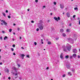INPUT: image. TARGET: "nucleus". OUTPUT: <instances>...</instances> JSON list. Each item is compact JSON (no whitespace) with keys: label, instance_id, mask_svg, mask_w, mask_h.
I'll return each instance as SVG.
<instances>
[{"label":"nucleus","instance_id":"obj_1","mask_svg":"<svg viewBox=\"0 0 80 80\" xmlns=\"http://www.w3.org/2000/svg\"><path fill=\"white\" fill-rule=\"evenodd\" d=\"M43 25L42 24H41L39 26V28L40 30H42L43 29Z\"/></svg>","mask_w":80,"mask_h":80},{"label":"nucleus","instance_id":"obj_2","mask_svg":"<svg viewBox=\"0 0 80 80\" xmlns=\"http://www.w3.org/2000/svg\"><path fill=\"white\" fill-rule=\"evenodd\" d=\"M60 8H62V9L64 8V4L63 3L62 4H60Z\"/></svg>","mask_w":80,"mask_h":80},{"label":"nucleus","instance_id":"obj_3","mask_svg":"<svg viewBox=\"0 0 80 80\" xmlns=\"http://www.w3.org/2000/svg\"><path fill=\"white\" fill-rule=\"evenodd\" d=\"M72 46H69V47H67V48L68 50H69V51H70V50H71V48H72Z\"/></svg>","mask_w":80,"mask_h":80},{"label":"nucleus","instance_id":"obj_4","mask_svg":"<svg viewBox=\"0 0 80 80\" xmlns=\"http://www.w3.org/2000/svg\"><path fill=\"white\" fill-rule=\"evenodd\" d=\"M73 52L75 53H77V50L76 49H73Z\"/></svg>","mask_w":80,"mask_h":80},{"label":"nucleus","instance_id":"obj_5","mask_svg":"<svg viewBox=\"0 0 80 80\" xmlns=\"http://www.w3.org/2000/svg\"><path fill=\"white\" fill-rule=\"evenodd\" d=\"M66 15L68 17H70V13L69 12H67L66 14Z\"/></svg>","mask_w":80,"mask_h":80},{"label":"nucleus","instance_id":"obj_6","mask_svg":"<svg viewBox=\"0 0 80 80\" xmlns=\"http://www.w3.org/2000/svg\"><path fill=\"white\" fill-rule=\"evenodd\" d=\"M60 57L61 59H63V53H61L60 55Z\"/></svg>","mask_w":80,"mask_h":80},{"label":"nucleus","instance_id":"obj_7","mask_svg":"<svg viewBox=\"0 0 80 80\" xmlns=\"http://www.w3.org/2000/svg\"><path fill=\"white\" fill-rule=\"evenodd\" d=\"M62 48H63V50L64 51H66L67 50H66V49H65V48H66V47H65V45H63L62 46Z\"/></svg>","mask_w":80,"mask_h":80},{"label":"nucleus","instance_id":"obj_8","mask_svg":"<svg viewBox=\"0 0 80 80\" xmlns=\"http://www.w3.org/2000/svg\"><path fill=\"white\" fill-rule=\"evenodd\" d=\"M72 57L73 58H76L77 57V54H73L72 55Z\"/></svg>","mask_w":80,"mask_h":80},{"label":"nucleus","instance_id":"obj_9","mask_svg":"<svg viewBox=\"0 0 80 80\" xmlns=\"http://www.w3.org/2000/svg\"><path fill=\"white\" fill-rule=\"evenodd\" d=\"M64 31V30H63V29H61L60 30V32H61V33H63V32Z\"/></svg>","mask_w":80,"mask_h":80},{"label":"nucleus","instance_id":"obj_10","mask_svg":"<svg viewBox=\"0 0 80 80\" xmlns=\"http://www.w3.org/2000/svg\"><path fill=\"white\" fill-rule=\"evenodd\" d=\"M54 20H56V21H57V22H58V19L56 17H54Z\"/></svg>","mask_w":80,"mask_h":80},{"label":"nucleus","instance_id":"obj_11","mask_svg":"<svg viewBox=\"0 0 80 80\" xmlns=\"http://www.w3.org/2000/svg\"><path fill=\"white\" fill-rule=\"evenodd\" d=\"M20 57H24V56H25V55H24V54H21L20 55Z\"/></svg>","mask_w":80,"mask_h":80},{"label":"nucleus","instance_id":"obj_12","mask_svg":"<svg viewBox=\"0 0 80 80\" xmlns=\"http://www.w3.org/2000/svg\"><path fill=\"white\" fill-rule=\"evenodd\" d=\"M3 23L4 24V25H5L7 26V22H5V21H4L3 22Z\"/></svg>","mask_w":80,"mask_h":80},{"label":"nucleus","instance_id":"obj_13","mask_svg":"<svg viewBox=\"0 0 80 80\" xmlns=\"http://www.w3.org/2000/svg\"><path fill=\"white\" fill-rule=\"evenodd\" d=\"M7 38H8V37L7 36H5L4 38V40H6V39H7Z\"/></svg>","mask_w":80,"mask_h":80},{"label":"nucleus","instance_id":"obj_14","mask_svg":"<svg viewBox=\"0 0 80 80\" xmlns=\"http://www.w3.org/2000/svg\"><path fill=\"white\" fill-rule=\"evenodd\" d=\"M68 57H69V56H68V55H67V56H65V58L66 59H68Z\"/></svg>","mask_w":80,"mask_h":80},{"label":"nucleus","instance_id":"obj_15","mask_svg":"<svg viewBox=\"0 0 80 80\" xmlns=\"http://www.w3.org/2000/svg\"><path fill=\"white\" fill-rule=\"evenodd\" d=\"M2 14L3 15L4 17H5V16H6V14L5 13H4V12H2Z\"/></svg>","mask_w":80,"mask_h":80},{"label":"nucleus","instance_id":"obj_16","mask_svg":"<svg viewBox=\"0 0 80 80\" xmlns=\"http://www.w3.org/2000/svg\"><path fill=\"white\" fill-rule=\"evenodd\" d=\"M67 67L68 68H70V67L69 65H67Z\"/></svg>","mask_w":80,"mask_h":80},{"label":"nucleus","instance_id":"obj_17","mask_svg":"<svg viewBox=\"0 0 80 80\" xmlns=\"http://www.w3.org/2000/svg\"><path fill=\"white\" fill-rule=\"evenodd\" d=\"M62 36H63V37H65V36H66V34L64 33H63L62 34Z\"/></svg>","mask_w":80,"mask_h":80},{"label":"nucleus","instance_id":"obj_18","mask_svg":"<svg viewBox=\"0 0 80 80\" xmlns=\"http://www.w3.org/2000/svg\"><path fill=\"white\" fill-rule=\"evenodd\" d=\"M68 75H69L71 76L72 75V74L71 73V72H69L68 73Z\"/></svg>","mask_w":80,"mask_h":80},{"label":"nucleus","instance_id":"obj_19","mask_svg":"<svg viewBox=\"0 0 80 80\" xmlns=\"http://www.w3.org/2000/svg\"><path fill=\"white\" fill-rule=\"evenodd\" d=\"M48 45H50V44H51V42H50V41H48Z\"/></svg>","mask_w":80,"mask_h":80},{"label":"nucleus","instance_id":"obj_20","mask_svg":"<svg viewBox=\"0 0 80 80\" xmlns=\"http://www.w3.org/2000/svg\"><path fill=\"white\" fill-rule=\"evenodd\" d=\"M74 10H78V8H75Z\"/></svg>","mask_w":80,"mask_h":80},{"label":"nucleus","instance_id":"obj_21","mask_svg":"<svg viewBox=\"0 0 80 80\" xmlns=\"http://www.w3.org/2000/svg\"><path fill=\"white\" fill-rule=\"evenodd\" d=\"M12 29H10L9 30V32H12Z\"/></svg>","mask_w":80,"mask_h":80},{"label":"nucleus","instance_id":"obj_22","mask_svg":"<svg viewBox=\"0 0 80 80\" xmlns=\"http://www.w3.org/2000/svg\"><path fill=\"white\" fill-rule=\"evenodd\" d=\"M6 72H8V69H7L6 70Z\"/></svg>","mask_w":80,"mask_h":80},{"label":"nucleus","instance_id":"obj_23","mask_svg":"<svg viewBox=\"0 0 80 80\" xmlns=\"http://www.w3.org/2000/svg\"><path fill=\"white\" fill-rule=\"evenodd\" d=\"M44 8H45V6H44L42 7V9H44Z\"/></svg>","mask_w":80,"mask_h":80},{"label":"nucleus","instance_id":"obj_24","mask_svg":"<svg viewBox=\"0 0 80 80\" xmlns=\"http://www.w3.org/2000/svg\"><path fill=\"white\" fill-rule=\"evenodd\" d=\"M58 20H60V17H58Z\"/></svg>","mask_w":80,"mask_h":80},{"label":"nucleus","instance_id":"obj_25","mask_svg":"<svg viewBox=\"0 0 80 80\" xmlns=\"http://www.w3.org/2000/svg\"><path fill=\"white\" fill-rule=\"evenodd\" d=\"M38 56H39L40 57V53H38Z\"/></svg>","mask_w":80,"mask_h":80},{"label":"nucleus","instance_id":"obj_26","mask_svg":"<svg viewBox=\"0 0 80 80\" xmlns=\"http://www.w3.org/2000/svg\"><path fill=\"white\" fill-rule=\"evenodd\" d=\"M53 3L54 5H57V2H54Z\"/></svg>","mask_w":80,"mask_h":80},{"label":"nucleus","instance_id":"obj_27","mask_svg":"<svg viewBox=\"0 0 80 80\" xmlns=\"http://www.w3.org/2000/svg\"><path fill=\"white\" fill-rule=\"evenodd\" d=\"M40 23H43V21L42 20L40 21Z\"/></svg>","mask_w":80,"mask_h":80},{"label":"nucleus","instance_id":"obj_28","mask_svg":"<svg viewBox=\"0 0 80 80\" xmlns=\"http://www.w3.org/2000/svg\"><path fill=\"white\" fill-rule=\"evenodd\" d=\"M11 50H12V52H13V50H14V49L13 48H11Z\"/></svg>","mask_w":80,"mask_h":80},{"label":"nucleus","instance_id":"obj_29","mask_svg":"<svg viewBox=\"0 0 80 80\" xmlns=\"http://www.w3.org/2000/svg\"><path fill=\"white\" fill-rule=\"evenodd\" d=\"M76 17V15H74L73 16V18H74L75 17Z\"/></svg>","mask_w":80,"mask_h":80},{"label":"nucleus","instance_id":"obj_30","mask_svg":"<svg viewBox=\"0 0 80 80\" xmlns=\"http://www.w3.org/2000/svg\"><path fill=\"white\" fill-rule=\"evenodd\" d=\"M17 29L18 30V31H19V30H20V28H18Z\"/></svg>","mask_w":80,"mask_h":80},{"label":"nucleus","instance_id":"obj_31","mask_svg":"<svg viewBox=\"0 0 80 80\" xmlns=\"http://www.w3.org/2000/svg\"><path fill=\"white\" fill-rule=\"evenodd\" d=\"M78 58L79 59L80 58V56L79 55L78 56Z\"/></svg>","mask_w":80,"mask_h":80},{"label":"nucleus","instance_id":"obj_32","mask_svg":"<svg viewBox=\"0 0 80 80\" xmlns=\"http://www.w3.org/2000/svg\"><path fill=\"white\" fill-rule=\"evenodd\" d=\"M73 58V56H70V58Z\"/></svg>","mask_w":80,"mask_h":80},{"label":"nucleus","instance_id":"obj_33","mask_svg":"<svg viewBox=\"0 0 80 80\" xmlns=\"http://www.w3.org/2000/svg\"><path fill=\"white\" fill-rule=\"evenodd\" d=\"M63 77H65V74H64L62 75Z\"/></svg>","mask_w":80,"mask_h":80},{"label":"nucleus","instance_id":"obj_34","mask_svg":"<svg viewBox=\"0 0 80 80\" xmlns=\"http://www.w3.org/2000/svg\"><path fill=\"white\" fill-rule=\"evenodd\" d=\"M67 32H69V29H67Z\"/></svg>","mask_w":80,"mask_h":80},{"label":"nucleus","instance_id":"obj_35","mask_svg":"<svg viewBox=\"0 0 80 80\" xmlns=\"http://www.w3.org/2000/svg\"><path fill=\"white\" fill-rule=\"evenodd\" d=\"M8 18H11V17H10V16H8Z\"/></svg>","mask_w":80,"mask_h":80},{"label":"nucleus","instance_id":"obj_36","mask_svg":"<svg viewBox=\"0 0 80 80\" xmlns=\"http://www.w3.org/2000/svg\"><path fill=\"white\" fill-rule=\"evenodd\" d=\"M27 57L28 58H29V55H27Z\"/></svg>","mask_w":80,"mask_h":80},{"label":"nucleus","instance_id":"obj_37","mask_svg":"<svg viewBox=\"0 0 80 80\" xmlns=\"http://www.w3.org/2000/svg\"><path fill=\"white\" fill-rule=\"evenodd\" d=\"M12 47H15V44H13V45H12Z\"/></svg>","mask_w":80,"mask_h":80},{"label":"nucleus","instance_id":"obj_38","mask_svg":"<svg viewBox=\"0 0 80 80\" xmlns=\"http://www.w3.org/2000/svg\"><path fill=\"white\" fill-rule=\"evenodd\" d=\"M6 13H8V10H6Z\"/></svg>","mask_w":80,"mask_h":80},{"label":"nucleus","instance_id":"obj_39","mask_svg":"<svg viewBox=\"0 0 80 80\" xmlns=\"http://www.w3.org/2000/svg\"><path fill=\"white\" fill-rule=\"evenodd\" d=\"M67 46H71V45H69V44L68 43H67Z\"/></svg>","mask_w":80,"mask_h":80},{"label":"nucleus","instance_id":"obj_40","mask_svg":"<svg viewBox=\"0 0 80 80\" xmlns=\"http://www.w3.org/2000/svg\"><path fill=\"white\" fill-rule=\"evenodd\" d=\"M72 72H74L75 70L73 69H72Z\"/></svg>","mask_w":80,"mask_h":80},{"label":"nucleus","instance_id":"obj_41","mask_svg":"<svg viewBox=\"0 0 80 80\" xmlns=\"http://www.w3.org/2000/svg\"><path fill=\"white\" fill-rule=\"evenodd\" d=\"M35 2L37 3V2H38V0H35Z\"/></svg>","mask_w":80,"mask_h":80},{"label":"nucleus","instance_id":"obj_42","mask_svg":"<svg viewBox=\"0 0 80 80\" xmlns=\"http://www.w3.org/2000/svg\"><path fill=\"white\" fill-rule=\"evenodd\" d=\"M2 33H5V31H2Z\"/></svg>","mask_w":80,"mask_h":80},{"label":"nucleus","instance_id":"obj_43","mask_svg":"<svg viewBox=\"0 0 80 80\" xmlns=\"http://www.w3.org/2000/svg\"><path fill=\"white\" fill-rule=\"evenodd\" d=\"M38 30H39V29H38V28H37V32H38Z\"/></svg>","mask_w":80,"mask_h":80},{"label":"nucleus","instance_id":"obj_44","mask_svg":"<svg viewBox=\"0 0 80 80\" xmlns=\"http://www.w3.org/2000/svg\"><path fill=\"white\" fill-rule=\"evenodd\" d=\"M11 78H10V77H9L8 78V79H9V80H10Z\"/></svg>","mask_w":80,"mask_h":80},{"label":"nucleus","instance_id":"obj_45","mask_svg":"<svg viewBox=\"0 0 80 80\" xmlns=\"http://www.w3.org/2000/svg\"><path fill=\"white\" fill-rule=\"evenodd\" d=\"M34 44H35V45H37V42H35L34 43Z\"/></svg>","mask_w":80,"mask_h":80},{"label":"nucleus","instance_id":"obj_46","mask_svg":"<svg viewBox=\"0 0 80 80\" xmlns=\"http://www.w3.org/2000/svg\"><path fill=\"white\" fill-rule=\"evenodd\" d=\"M13 55H15L16 54H15V52L13 53Z\"/></svg>","mask_w":80,"mask_h":80},{"label":"nucleus","instance_id":"obj_47","mask_svg":"<svg viewBox=\"0 0 80 80\" xmlns=\"http://www.w3.org/2000/svg\"><path fill=\"white\" fill-rule=\"evenodd\" d=\"M18 67H20V64H18Z\"/></svg>","mask_w":80,"mask_h":80},{"label":"nucleus","instance_id":"obj_48","mask_svg":"<svg viewBox=\"0 0 80 80\" xmlns=\"http://www.w3.org/2000/svg\"><path fill=\"white\" fill-rule=\"evenodd\" d=\"M31 22L32 23H34V21H32Z\"/></svg>","mask_w":80,"mask_h":80},{"label":"nucleus","instance_id":"obj_49","mask_svg":"<svg viewBox=\"0 0 80 80\" xmlns=\"http://www.w3.org/2000/svg\"><path fill=\"white\" fill-rule=\"evenodd\" d=\"M1 40H2V37H1L0 38Z\"/></svg>","mask_w":80,"mask_h":80},{"label":"nucleus","instance_id":"obj_50","mask_svg":"<svg viewBox=\"0 0 80 80\" xmlns=\"http://www.w3.org/2000/svg\"><path fill=\"white\" fill-rule=\"evenodd\" d=\"M3 21H3V20H1V22H3Z\"/></svg>","mask_w":80,"mask_h":80},{"label":"nucleus","instance_id":"obj_51","mask_svg":"<svg viewBox=\"0 0 80 80\" xmlns=\"http://www.w3.org/2000/svg\"><path fill=\"white\" fill-rule=\"evenodd\" d=\"M48 68H49L48 67L47 68L46 70H48Z\"/></svg>","mask_w":80,"mask_h":80},{"label":"nucleus","instance_id":"obj_52","mask_svg":"<svg viewBox=\"0 0 80 80\" xmlns=\"http://www.w3.org/2000/svg\"><path fill=\"white\" fill-rule=\"evenodd\" d=\"M71 25H72V24H70L69 25V26H71Z\"/></svg>","mask_w":80,"mask_h":80},{"label":"nucleus","instance_id":"obj_53","mask_svg":"<svg viewBox=\"0 0 80 80\" xmlns=\"http://www.w3.org/2000/svg\"><path fill=\"white\" fill-rule=\"evenodd\" d=\"M0 65H2V62H0Z\"/></svg>","mask_w":80,"mask_h":80},{"label":"nucleus","instance_id":"obj_54","mask_svg":"<svg viewBox=\"0 0 80 80\" xmlns=\"http://www.w3.org/2000/svg\"><path fill=\"white\" fill-rule=\"evenodd\" d=\"M21 48H22V49H24V48H23V47H22Z\"/></svg>","mask_w":80,"mask_h":80},{"label":"nucleus","instance_id":"obj_55","mask_svg":"<svg viewBox=\"0 0 80 80\" xmlns=\"http://www.w3.org/2000/svg\"><path fill=\"white\" fill-rule=\"evenodd\" d=\"M79 25H80V20L79 21Z\"/></svg>","mask_w":80,"mask_h":80},{"label":"nucleus","instance_id":"obj_56","mask_svg":"<svg viewBox=\"0 0 80 80\" xmlns=\"http://www.w3.org/2000/svg\"><path fill=\"white\" fill-rule=\"evenodd\" d=\"M15 75L17 76V73L15 74Z\"/></svg>","mask_w":80,"mask_h":80},{"label":"nucleus","instance_id":"obj_57","mask_svg":"<svg viewBox=\"0 0 80 80\" xmlns=\"http://www.w3.org/2000/svg\"><path fill=\"white\" fill-rule=\"evenodd\" d=\"M1 24L2 25H3V24L2 23H1Z\"/></svg>","mask_w":80,"mask_h":80},{"label":"nucleus","instance_id":"obj_58","mask_svg":"<svg viewBox=\"0 0 80 80\" xmlns=\"http://www.w3.org/2000/svg\"><path fill=\"white\" fill-rule=\"evenodd\" d=\"M12 40H13V41H14V40H15V39H14V38H13V39H12Z\"/></svg>","mask_w":80,"mask_h":80},{"label":"nucleus","instance_id":"obj_59","mask_svg":"<svg viewBox=\"0 0 80 80\" xmlns=\"http://www.w3.org/2000/svg\"><path fill=\"white\" fill-rule=\"evenodd\" d=\"M13 34L14 35H15V33L13 32Z\"/></svg>","mask_w":80,"mask_h":80},{"label":"nucleus","instance_id":"obj_60","mask_svg":"<svg viewBox=\"0 0 80 80\" xmlns=\"http://www.w3.org/2000/svg\"><path fill=\"white\" fill-rule=\"evenodd\" d=\"M14 26H15V25H16V24H13Z\"/></svg>","mask_w":80,"mask_h":80},{"label":"nucleus","instance_id":"obj_61","mask_svg":"<svg viewBox=\"0 0 80 80\" xmlns=\"http://www.w3.org/2000/svg\"><path fill=\"white\" fill-rule=\"evenodd\" d=\"M56 39L57 40H58V38H56Z\"/></svg>","mask_w":80,"mask_h":80},{"label":"nucleus","instance_id":"obj_62","mask_svg":"<svg viewBox=\"0 0 80 80\" xmlns=\"http://www.w3.org/2000/svg\"><path fill=\"white\" fill-rule=\"evenodd\" d=\"M19 79H20V80H21L22 79V78H19Z\"/></svg>","mask_w":80,"mask_h":80},{"label":"nucleus","instance_id":"obj_63","mask_svg":"<svg viewBox=\"0 0 80 80\" xmlns=\"http://www.w3.org/2000/svg\"><path fill=\"white\" fill-rule=\"evenodd\" d=\"M50 15H52V13H51Z\"/></svg>","mask_w":80,"mask_h":80},{"label":"nucleus","instance_id":"obj_64","mask_svg":"<svg viewBox=\"0 0 80 80\" xmlns=\"http://www.w3.org/2000/svg\"><path fill=\"white\" fill-rule=\"evenodd\" d=\"M20 39H22V37H20Z\"/></svg>","mask_w":80,"mask_h":80}]
</instances>
